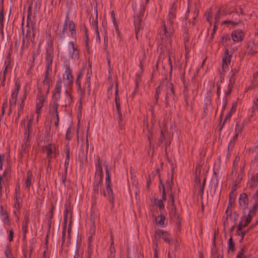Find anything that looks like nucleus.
Listing matches in <instances>:
<instances>
[{
	"label": "nucleus",
	"instance_id": "12",
	"mask_svg": "<svg viewBox=\"0 0 258 258\" xmlns=\"http://www.w3.org/2000/svg\"><path fill=\"white\" fill-rule=\"evenodd\" d=\"M172 31H171V29L169 28V31H168L165 25H163V26H161L160 31V35H164V36H165V39H167V40L169 43H170V38L171 35L172 34Z\"/></svg>",
	"mask_w": 258,
	"mask_h": 258
},
{
	"label": "nucleus",
	"instance_id": "38",
	"mask_svg": "<svg viewBox=\"0 0 258 258\" xmlns=\"http://www.w3.org/2000/svg\"><path fill=\"white\" fill-rule=\"evenodd\" d=\"M161 93V89H160V86L159 85L156 88V91H155V104L157 103L158 100L159 99V95Z\"/></svg>",
	"mask_w": 258,
	"mask_h": 258
},
{
	"label": "nucleus",
	"instance_id": "41",
	"mask_svg": "<svg viewBox=\"0 0 258 258\" xmlns=\"http://www.w3.org/2000/svg\"><path fill=\"white\" fill-rule=\"evenodd\" d=\"M60 94H61V93L53 92V102H57L58 103V101L59 100V99L60 98Z\"/></svg>",
	"mask_w": 258,
	"mask_h": 258
},
{
	"label": "nucleus",
	"instance_id": "54",
	"mask_svg": "<svg viewBox=\"0 0 258 258\" xmlns=\"http://www.w3.org/2000/svg\"><path fill=\"white\" fill-rule=\"evenodd\" d=\"M248 232V230L242 231V230H240V231L237 230L236 235L240 236L241 237H244L245 235Z\"/></svg>",
	"mask_w": 258,
	"mask_h": 258
},
{
	"label": "nucleus",
	"instance_id": "20",
	"mask_svg": "<svg viewBox=\"0 0 258 258\" xmlns=\"http://www.w3.org/2000/svg\"><path fill=\"white\" fill-rule=\"evenodd\" d=\"M117 91L116 90V91H115V104H116V109H117V115H118V118L120 120H122V114H121V109H120V104L117 101Z\"/></svg>",
	"mask_w": 258,
	"mask_h": 258
},
{
	"label": "nucleus",
	"instance_id": "47",
	"mask_svg": "<svg viewBox=\"0 0 258 258\" xmlns=\"http://www.w3.org/2000/svg\"><path fill=\"white\" fill-rule=\"evenodd\" d=\"M242 130V126L238 123H237L235 128V133L239 135L241 132Z\"/></svg>",
	"mask_w": 258,
	"mask_h": 258
},
{
	"label": "nucleus",
	"instance_id": "30",
	"mask_svg": "<svg viewBox=\"0 0 258 258\" xmlns=\"http://www.w3.org/2000/svg\"><path fill=\"white\" fill-rule=\"evenodd\" d=\"M28 141L27 140V139H24V143H23L21 145V154H24V153H25L26 152V149L29 146V144H28L27 143V142Z\"/></svg>",
	"mask_w": 258,
	"mask_h": 258
},
{
	"label": "nucleus",
	"instance_id": "4",
	"mask_svg": "<svg viewBox=\"0 0 258 258\" xmlns=\"http://www.w3.org/2000/svg\"><path fill=\"white\" fill-rule=\"evenodd\" d=\"M166 91L165 103L166 105H168L170 101H174L175 100L174 87L172 83H168L166 85Z\"/></svg>",
	"mask_w": 258,
	"mask_h": 258
},
{
	"label": "nucleus",
	"instance_id": "61",
	"mask_svg": "<svg viewBox=\"0 0 258 258\" xmlns=\"http://www.w3.org/2000/svg\"><path fill=\"white\" fill-rule=\"evenodd\" d=\"M254 215L251 214V213H249L248 212L247 216H246V220L247 221V223H250V222L251 221L252 219V217H253V216Z\"/></svg>",
	"mask_w": 258,
	"mask_h": 258
},
{
	"label": "nucleus",
	"instance_id": "34",
	"mask_svg": "<svg viewBox=\"0 0 258 258\" xmlns=\"http://www.w3.org/2000/svg\"><path fill=\"white\" fill-rule=\"evenodd\" d=\"M85 86L87 88V95L89 96L91 93V82H90V77L89 76L87 77V80L86 81V83Z\"/></svg>",
	"mask_w": 258,
	"mask_h": 258
},
{
	"label": "nucleus",
	"instance_id": "49",
	"mask_svg": "<svg viewBox=\"0 0 258 258\" xmlns=\"http://www.w3.org/2000/svg\"><path fill=\"white\" fill-rule=\"evenodd\" d=\"M244 248L241 249L238 252L236 258H245V256L244 254Z\"/></svg>",
	"mask_w": 258,
	"mask_h": 258
},
{
	"label": "nucleus",
	"instance_id": "35",
	"mask_svg": "<svg viewBox=\"0 0 258 258\" xmlns=\"http://www.w3.org/2000/svg\"><path fill=\"white\" fill-rule=\"evenodd\" d=\"M257 181V178L253 176L251 178V180L248 183V185L251 188L256 185Z\"/></svg>",
	"mask_w": 258,
	"mask_h": 258
},
{
	"label": "nucleus",
	"instance_id": "64",
	"mask_svg": "<svg viewBox=\"0 0 258 258\" xmlns=\"http://www.w3.org/2000/svg\"><path fill=\"white\" fill-rule=\"evenodd\" d=\"M252 200L254 203H258V191H256V192L253 195Z\"/></svg>",
	"mask_w": 258,
	"mask_h": 258
},
{
	"label": "nucleus",
	"instance_id": "19",
	"mask_svg": "<svg viewBox=\"0 0 258 258\" xmlns=\"http://www.w3.org/2000/svg\"><path fill=\"white\" fill-rule=\"evenodd\" d=\"M110 14H111V17L112 21L113 22V25H114L115 30H116V33H117L118 36L119 37H120V33L119 31L118 26L117 25L116 20L115 18V13L113 11H111L110 12Z\"/></svg>",
	"mask_w": 258,
	"mask_h": 258
},
{
	"label": "nucleus",
	"instance_id": "31",
	"mask_svg": "<svg viewBox=\"0 0 258 258\" xmlns=\"http://www.w3.org/2000/svg\"><path fill=\"white\" fill-rule=\"evenodd\" d=\"M31 179H32L31 175L28 174L27 175V179H26L25 182V186L28 190H29V189H30V187L31 184Z\"/></svg>",
	"mask_w": 258,
	"mask_h": 258
},
{
	"label": "nucleus",
	"instance_id": "10",
	"mask_svg": "<svg viewBox=\"0 0 258 258\" xmlns=\"http://www.w3.org/2000/svg\"><path fill=\"white\" fill-rule=\"evenodd\" d=\"M96 167V172L95 178L102 179L103 177V170L102 167V161L100 158H98V160L95 164Z\"/></svg>",
	"mask_w": 258,
	"mask_h": 258
},
{
	"label": "nucleus",
	"instance_id": "14",
	"mask_svg": "<svg viewBox=\"0 0 258 258\" xmlns=\"http://www.w3.org/2000/svg\"><path fill=\"white\" fill-rule=\"evenodd\" d=\"M69 30L71 33V36L76 39V28L75 23L73 21L68 20Z\"/></svg>",
	"mask_w": 258,
	"mask_h": 258
},
{
	"label": "nucleus",
	"instance_id": "42",
	"mask_svg": "<svg viewBox=\"0 0 258 258\" xmlns=\"http://www.w3.org/2000/svg\"><path fill=\"white\" fill-rule=\"evenodd\" d=\"M158 218H159V220L158 221V224L160 225L161 227H164L165 217L162 215H160Z\"/></svg>",
	"mask_w": 258,
	"mask_h": 258
},
{
	"label": "nucleus",
	"instance_id": "39",
	"mask_svg": "<svg viewBox=\"0 0 258 258\" xmlns=\"http://www.w3.org/2000/svg\"><path fill=\"white\" fill-rule=\"evenodd\" d=\"M43 87L48 88V89H50V78H44L43 81Z\"/></svg>",
	"mask_w": 258,
	"mask_h": 258
},
{
	"label": "nucleus",
	"instance_id": "7",
	"mask_svg": "<svg viewBox=\"0 0 258 258\" xmlns=\"http://www.w3.org/2000/svg\"><path fill=\"white\" fill-rule=\"evenodd\" d=\"M238 203L239 207L243 210L247 208L248 206V199L246 194L242 193L239 195Z\"/></svg>",
	"mask_w": 258,
	"mask_h": 258
},
{
	"label": "nucleus",
	"instance_id": "29",
	"mask_svg": "<svg viewBox=\"0 0 258 258\" xmlns=\"http://www.w3.org/2000/svg\"><path fill=\"white\" fill-rule=\"evenodd\" d=\"M43 99H40L38 103H37L36 106V113L37 114H39L40 113V110L42 106H43Z\"/></svg>",
	"mask_w": 258,
	"mask_h": 258
},
{
	"label": "nucleus",
	"instance_id": "21",
	"mask_svg": "<svg viewBox=\"0 0 258 258\" xmlns=\"http://www.w3.org/2000/svg\"><path fill=\"white\" fill-rule=\"evenodd\" d=\"M69 19V14L67 15L65 18L63 27L62 31V33L60 35V38L63 39L64 38V33L67 30L69 29L68 26V20Z\"/></svg>",
	"mask_w": 258,
	"mask_h": 258
},
{
	"label": "nucleus",
	"instance_id": "50",
	"mask_svg": "<svg viewBox=\"0 0 258 258\" xmlns=\"http://www.w3.org/2000/svg\"><path fill=\"white\" fill-rule=\"evenodd\" d=\"M162 239L166 242H167L168 243H170V242H171V238L169 235V234L168 232L166 233V234H165V235H163Z\"/></svg>",
	"mask_w": 258,
	"mask_h": 258
},
{
	"label": "nucleus",
	"instance_id": "51",
	"mask_svg": "<svg viewBox=\"0 0 258 258\" xmlns=\"http://www.w3.org/2000/svg\"><path fill=\"white\" fill-rule=\"evenodd\" d=\"M220 15H221V10L219 9L218 12L216 13V14L215 15V16H214L215 23H218V22L219 21V19L220 18Z\"/></svg>",
	"mask_w": 258,
	"mask_h": 258
},
{
	"label": "nucleus",
	"instance_id": "36",
	"mask_svg": "<svg viewBox=\"0 0 258 258\" xmlns=\"http://www.w3.org/2000/svg\"><path fill=\"white\" fill-rule=\"evenodd\" d=\"M33 121L32 120L29 119L28 121L27 125L26 126V128L25 131V134H28L27 136V140H28V136L29 134V130L32 127Z\"/></svg>",
	"mask_w": 258,
	"mask_h": 258
},
{
	"label": "nucleus",
	"instance_id": "22",
	"mask_svg": "<svg viewBox=\"0 0 258 258\" xmlns=\"http://www.w3.org/2000/svg\"><path fill=\"white\" fill-rule=\"evenodd\" d=\"M42 150L44 153H46L47 156L50 155L54 153V151H53V146L50 144L44 146Z\"/></svg>",
	"mask_w": 258,
	"mask_h": 258
},
{
	"label": "nucleus",
	"instance_id": "43",
	"mask_svg": "<svg viewBox=\"0 0 258 258\" xmlns=\"http://www.w3.org/2000/svg\"><path fill=\"white\" fill-rule=\"evenodd\" d=\"M14 206L17 209H19L20 208V197H17V196H15V204Z\"/></svg>",
	"mask_w": 258,
	"mask_h": 258
},
{
	"label": "nucleus",
	"instance_id": "26",
	"mask_svg": "<svg viewBox=\"0 0 258 258\" xmlns=\"http://www.w3.org/2000/svg\"><path fill=\"white\" fill-rule=\"evenodd\" d=\"M0 209H1V216L2 218L5 220V221H8V215L7 214V212L6 211L4 210L3 207L2 206H0Z\"/></svg>",
	"mask_w": 258,
	"mask_h": 258
},
{
	"label": "nucleus",
	"instance_id": "37",
	"mask_svg": "<svg viewBox=\"0 0 258 258\" xmlns=\"http://www.w3.org/2000/svg\"><path fill=\"white\" fill-rule=\"evenodd\" d=\"M231 77H230V79L228 85L233 86L235 83V78L234 77L235 73L233 72L232 69L231 70Z\"/></svg>",
	"mask_w": 258,
	"mask_h": 258
},
{
	"label": "nucleus",
	"instance_id": "32",
	"mask_svg": "<svg viewBox=\"0 0 258 258\" xmlns=\"http://www.w3.org/2000/svg\"><path fill=\"white\" fill-rule=\"evenodd\" d=\"M96 17L95 19L94 20V18H93V21L92 22V26L94 29L95 30H97L98 29V11L97 10L96 11Z\"/></svg>",
	"mask_w": 258,
	"mask_h": 258
},
{
	"label": "nucleus",
	"instance_id": "9",
	"mask_svg": "<svg viewBox=\"0 0 258 258\" xmlns=\"http://www.w3.org/2000/svg\"><path fill=\"white\" fill-rule=\"evenodd\" d=\"M69 44L72 46V49L69 50L71 58L74 60H77L79 58V51L77 46L73 41H70Z\"/></svg>",
	"mask_w": 258,
	"mask_h": 258
},
{
	"label": "nucleus",
	"instance_id": "24",
	"mask_svg": "<svg viewBox=\"0 0 258 258\" xmlns=\"http://www.w3.org/2000/svg\"><path fill=\"white\" fill-rule=\"evenodd\" d=\"M170 197L171 200L172 206L170 214L171 215H173L175 217H176V215H177V214H176L177 210H176V208L175 206L174 205V197H173V195L172 194H170Z\"/></svg>",
	"mask_w": 258,
	"mask_h": 258
},
{
	"label": "nucleus",
	"instance_id": "16",
	"mask_svg": "<svg viewBox=\"0 0 258 258\" xmlns=\"http://www.w3.org/2000/svg\"><path fill=\"white\" fill-rule=\"evenodd\" d=\"M64 226H63V230L62 231V242H64L65 241V236L66 233V228H67V224L68 221V210L66 209L64 214Z\"/></svg>",
	"mask_w": 258,
	"mask_h": 258
},
{
	"label": "nucleus",
	"instance_id": "5",
	"mask_svg": "<svg viewBox=\"0 0 258 258\" xmlns=\"http://www.w3.org/2000/svg\"><path fill=\"white\" fill-rule=\"evenodd\" d=\"M232 54H230L228 49L224 50V55L222 56V70L225 72L228 69V66L230 64Z\"/></svg>",
	"mask_w": 258,
	"mask_h": 258
},
{
	"label": "nucleus",
	"instance_id": "15",
	"mask_svg": "<svg viewBox=\"0 0 258 258\" xmlns=\"http://www.w3.org/2000/svg\"><path fill=\"white\" fill-rule=\"evenodd\" d=\"M19 92V87L15 90V92H13L12 94L11 97L10 99V108L15 107L17 100V96Z\"/></svg>",
	"mask_w": 258,
	"mask_h": 258
},
{
	"label": "nucleus",
	"instance_id": "59",
	"mask_svg": "<svg viewBox=\"0 0 258 258\" xmlns=\"http://www.w3.org/2000/svg\"><path fill=\"white\" fill-rule=\"evenodd\" d=\"M54 153L50 155H47V159H49V160H51V159L53 158H55L56 155L58 154V153H57L55 151V147H54Z\"/></svg>",
	"mask_w": 258,
	"mask_h": 258
},
{
	"label": "nucleus",
	"instance_id": "56",
	"mask_svg": "<svg viewBox=\"0 0 258 258\" xmlns=\"http://www.w3.org/2000/svg\"><path fill=\"white\" fill-rule=\"evenodd\" d=\"M233 87V86H231L230 85H228V90L225 93V97H226L227 98V96L231 94Z\"/></svg>",
	"mask_w": 258,
	"mask_h": 258
},
{
	"label": "nucleus",
	"instance_id": "52",
	"mask_svg": "<svg viewBox=\"0 0 258 258\" xmlns=\"http://www.w3.org/2000/svg\"><path fill=\"white\" fill-rule=\"evenodd\" d=\"M155 204L158 206L160 211L164 208V205L163 203L162 200H157Z\"/></svg>",
	"mask_w": 258,
	"mask_h": 258
},
{
	"label": "nucleus",
	"instance_id": "63",
	"mask_svg": "<svg viewBox=\"0 0 258 258\" xmlns=\"http://www.w3.org/2000/svg\"><path fill=\"white\" fill-rule=\"evenodd\" d=\"M145 12V8H142L140 12H139V15L138 16H137L136 17H140V19L141 20L143 19V16H144V13Z\"/></svg>",
	"mask_w": 258,
	"mask_h": 258
},
{
	"label": "nucleus",
	"instance_id": "27",
	"mask_svg": "<svg viewBox=\"0 0 258 258\" xmlns=\"http://www.w3.org/2000/svg\"><path fill=\"white\" fill-rule=\"evenodd\" d=\"M228 249L233 252L235 250V248L234 243L233 242L232 235H231L230 238L228 240Z\"/></svg>",
	"mask_w": 258,
	"mask_h": 258
},
{
	"label": "nucleus",
	"instance_id": "60",
	"mask_svg": "<svg viewBox=\"0 0 258 258\" xmlns=\"http://www.w3.org/2000/svg\"><path fill=\"white\" fill-rule=\"evenodd\" d=\"M7 106H8V101H7V99L6 98L3 104V107H2V115H4L5 114V109L7 107Z\"/></svg>",
	"mask_w": 258,
	"mask_h": 258
},
{
	"label": "nucleus",
	"instance_id": "57",
	"mask_svg": "<svg viewBox=\"0 0 258 258\" xmlns=\"http://www.w3.org/2000/svg\"><path fill=\"white\" fill-rule=\"evenodd\" d=\"M239 135L237 134H234V135L233 137V141H231L229 144V147H234V142L237 140V137Z\"/></svg>",
	"mask_w": 258,
	"mask_h": 258
},
{
	"label": "nucleus",
	"instance_id": "33",
	"mask_svg": "<svg viewBox=\"0 0 258 258\" xmlns=\"http://www.w3.org/2000/svg\"><path fill=\"white\" fill-rule=\"evenodd\" d=\"M78 93L79 94V97H80L79 101H80V104L81 105H82V100L85 96V91L84 89H82L81 87H80V89L79 88H78Z\"/></svg>",
	"mask_w": 258,
	"mask_h": 258
},
{
	"label": "nucleus",
	"instance_id": "17",
	"mask_svg": "<svg viewBox=\"0 0 258 258\" xmlns=\"http://www.w3.org/2000/svg\"><path fill=\"white\" fill-rule=\"evenodd\" d=\"M235 194L234 192H233V191H232L230 194H229V204H228V207H227V209L226 210V212H225V213L227 214V216L226 217V218L227 219L228 218V216H229V215L230 216L231 215V212L228 214V209L230 208H231L232 207V205L233 204V203L234 202V200H235Z\"/></svg>",
	"mask_w": 258,
	"mask_h": 258
},
{
	"label": "nucleus",
	"instance_id": "55",
	"mask_svg": "<svg viewBox=\"0 0 258 258\" xmlns=\"http://www.w3.org/2000/svg\"><path fill=\"white\" fill-rule=\"evenodd\" d=\"M167 233V231H165L163 230L159 229L158 230H156V234L158 235L159 237H162L163 235H165Z\"/></svg>",
	"mask_w": 258,
	"mask_h": 258
},
{
	"label": "nucleus",
	"instance_id": "18",
	"mask_svg": "<svg viewBox=\"0 0 258 258\" xmlns=\"http://www.w3.org/2000/svg\"><path fill=\"white\" fill-rule=\"evenodd\" d=\"M236 108V105H235L234 104H233L230 109V110L229 111L228 113L226 115L225 118L224 119V120L223 122V124H222L220 128V131L222 130V127H223V126H224V124L226 123V122L228 120H229L230 119L231 115L235 111Z\"/></svg>",
	"mask_w": 258,
	"mask_h": 258
},
{
	"label": "nucleus",
	"instance_id": "1",
	"mask_svg": "<svg viewBox=\"0 0 258 258\" xmlns=\"http://www.w3.org/2000/svg\"><path fill=\"white\" fill-rule=\"evenodd\" d=\"M105 186L106 189L108 194V200L109 202L112 204V207L113 206L114 195L113 192L112 188V183L111 181V176L108 169V165H106L105 166Z\"/></svg>",
	"mask_w": 258,
	"mask_h": 258
},
{
	"label": "nucleus",
	"instance_id": "3",
	"mask_svg": "<svg viewBox=\"0 0 258 258\" xmlns=\"http://www.w3.org/2000/svg\"><path fill=\"white\" fill-rule=\"evenodd\" d=\"M63 82L65 85H67L68 88L71 89L74 82V77L72 74V71L70 69L69 65L66 66V71L63 75Z\"/></svg>",
	"mask_w": 258,
	"mask_h": 258
},
{
	"label": "nucleus",
	"instance_id": "40",
	"mask_svg": "<svg viewBox=\"0 0 258 258\" xmlns=\"http://www.w3.org/2000/svg\"><path fill=\"white\" fill-rule=\"evenodd\" d=\"M258 209V203H254L251 209H249V212L254 215Z\"/></svg>",
	"mask_w": 258,
	"mask_h": 258
},
{
	"label": "nucleus",
	"instance_id": "2",
	"mask_svg": "<svg viewBox=\"0 0 258 258\" xmlns=\"http://www.w3.org/2000/svg\"><path fill=\"white\" fill-rule=\"evenodd\" d=\"M54 57V48L53 44L51 42L49 44L46 48V68L48 69H52V63Z\"/></svg>",
	"mask_w": 258,
	"mask_h": 258
},
{
	"label": "nucleus",
	"instance_id": "28",
	"mask_svg": "<svg viewBox=\"0 0 258 258\" xmlns=\"http://www.w3.org/2000/svg\"><path fill=\"white\" fill-rule=\"evenodd\" d=\"M61 80L60 78L56 82V84L55 87V89L54 90V92L61 93Z\"/></svg>",
	"mask_w": 258,
	"mask_h": 258
},
{
	"label": "nucleus",
	"instance_id": "25",
	"mask_svg": "<svg viewBox=\"0 0 258 258\" xmlns=\"http://www.w3.org/2000/svg\"><path fill=\"white\" fill-rule=\"evenodd\" d=\"M57 102H52L50 104V110L52 112V116H53L55 114L58 113L57 108L58 107Z\"/></svg>",
	"mask_w": 258,
	"mask_h": 258
},
{
	"label": "nucleus",
	"instance_id": "45",
	"mask_svg": "<svg viewBox=\"0 0 258 258\" xmlns=\"http://www.w3.org/2000/svg\"><path fill=\"white\" fill-rule=\"evenodd\" d=\"M258 109V102L254 101H253V104L251 107V115L252 116L253 115V114L254 113L255 111H256Z\"/></svg>",
	"mask_w": 258,
	"mask_h": 258
},
{
	"label": "nucleus",
	"instance_id": "48",
	"mask_svg": "<svg viewBox=\"0 0 258 258\" xmlns=\"http://www.w3.org/2000/svg\"><path fill=\"white\" fill-rule=\"evenodd\" d=\"M26 27L27 28L26 33L25 34V37H29L30 36L31 30H33V28L30 27L28 22H27Z\"/></svg>",
	"mask_w": 258,
	"mask_h": 258
},
{
	"label": "nucleus",
	"instance_id": "62",
	"mask_svg": "<svg viewBox=\"0 0 258 258\" xmlns=\"http://www.w3.org/2000/svg\"><path fill=\"white\" fill-rule=\"evenodd\" d=\"M15 196H17V197H20V187L19 185H17L15 188Z\"/></svg>",
	"mask_w": 258,
	"mask_h": 258
},
{
	"label": "nucleus",
	"instance_id": "8",
	"mask_svg": "<svg viewBox=\"0 0 258 258\" xmlns=\"http://www.w3.org/2000/svg\"><path fill=\"white\" fill-rule=\"evenodd\" d=\"M95 181L93 183V192L92 194V199L94 202L96 200L99 194V186L101 184L102 179L95 178Z\"/></svg>",
	"mask_w": 258,
	"mask_h": 258
},
{
	"label": "nucleus",
	"instance_id": "58",
	"mask_svg": "<svg viewBox=\"0 0 258 258\" xmlns=\"http://www.w3.org/2000/svg\"><path fill=\"white\" fill-rule=\"evenodd\" d=\"M92 245L91 244H89L88 245V253L87 258H91V254L92 253Z\"/></svg>",
	"mask_w": 258,
	"mask_h": 258
},
{
	"label": "nucleus",
	"instance_id": "13",
	"mask_svg": "<svg viewBox=\"0 0 258 258\" xmlns=\"http://www.w3.org/2000/svg\"><path fill=\"white\" fill-rule=\"evenodd\" d=\"M176 10V7L175 3H173L171 8L169 9V13H168V21L170 23V25L172 26L173 24L174 21L173 19L175 18V12Z\"/></svg>",
	"mask_w": 258,
	"mask_h": 258
},
{
	"label": "nucleus",
	"instance_id": "53",
	"mask_svg": "<svg viewBox=\"0 0 258 258\" xmlns=\"http://www.w3.org/2000/svg\"><path fill=\"white\" fill-rule=\"evenodd\" d=\"M71 127H69L67 131L66 134V139L67 140H71L72 138V136L71 135Z\"/></svg>",
	"mask_w": 258,
	"mask_h": 258
},
{
	"label": "nucleus",
	"instance_id": "46",
	"mask_svg": "<svg viewBox=\"0 0 258 258\" xmlns=\"http://www.w3.org/2000/svg\"><path fill=\"white\" fill-rule=\"evenodd\" d=\"M172 175H173V174H172ZM172 183H173V181H172V176L171 179L170 180L168 179V180H167L166 181V187L168 189L169 188L170 191L172 189Z\"/></svg>",
	"mask_w": 258,
	"mask_h": 258
},
{
	"label": "nucleus",
	"instance_id": "11",
	"mask_svg": "<svg viewBox=\"0 0 258 258\" xmlns=\"http://www.w3.org/2000/svg\"><path fill=\"white\" fill-rule=\"evenodd\" d=\"M142 20L140 17L134 18V26L135 29V33L136 37L138 38V35L140 34L141 31L143 29V26L142 24Z\"/></svg>",
	"mask_w": 258,
	"mask_h": 258
},
{
	"label": "nucleus",
	"instance_id": "44",
	"mask_svg": "<svg viewBox=\"0 0 258 258\" xmlns=\"http://www.w3.org/2000/svg\"><path fill=\"white\" fill-rule=\"evenodd\" d=\"M165 136H164V131L163 130H161V133H160V136L158 139V143L159 144H161V143H163V141L165 140Z\"/></svg>",
	"mask_w": 258,
	"mask_h": 258
},
{
	"label": "nucleus",
	"instance_id": "6",
	"mask_svg": "<svg viewBox=\"0 0 258 258\" xmlns=\"http://www.w3.org/2000/svg\"><path fill=\"white\" fill-rule=\"evenodd\" d=\"M231 37L233 41L240 42L242 41L245 37L244 31L241 29H236L232 31Z\"/></svg>",
	"mask_w": 258,
	"mask_h": 258
},
{
	"label": "nucleus",
	"instance_id": "23",
	"mask_svg": "<svg viewBox=\"0 0 258 258\" xmlns=\"http://www.w3.org/2000/svg\"><path fill=\"white\" fill-rule=\"evenodd\" d=\"M66 158L64 161V167L66 169V172L68 171V168L69 165L70 159V148L68 146L66 147Z\"/></svg>",
	"mask_w": 258,
	"mask_h": 258
}]
</instances>
